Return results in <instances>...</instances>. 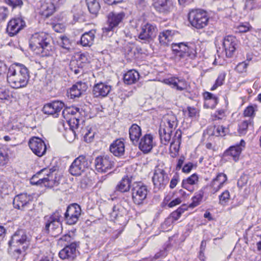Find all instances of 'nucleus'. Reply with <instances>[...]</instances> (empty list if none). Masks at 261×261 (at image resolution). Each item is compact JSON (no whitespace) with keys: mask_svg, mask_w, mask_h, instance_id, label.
<instances>
[{"mask_svg":"<svg viewBox=\"0 0 261 261\" xmlns=\"http://www.w3.org/2000/svg\"><path fill=\"white\" fill-rule=\"evenodd\" d=\"M7 77L11 87L15 89L25 87L30 79L29 70L22 64L15 63L9 67Z\"/></svg>","mask_w":261,"mask_h":261,"instance_id":"nucleus-1","label":"nucleus"},{"mask_svg":"<svg viewBox=\"0 0 261 261\" xmlns=\"http://www.w3.org/2000/svg\"><path fill=\"white\" fill-rule=\"evenodd\" d=\"M50 36L44 32L36 33L30 40V48L37 55L42 57L49 56L54 51Z\"/></svg>","mask_w":261,"mask_h":261,"instance_id":"nucleus-2","label":"nucleus"},{"mask_svg":"<svg viewBox=\"0 0 261 261\" xmlns=\"http://www.w3.org/2000/svg\"><path fill=\"white\" fill-rule=\"evenodd\" d=\"M177 125V120L174 114H168L164 117L159 129L161 141L163 144L166 145L169 143L172 131Z\"/></svg>","mask_w":261,"mask_h":261,"instance_id":"nucleus-3","label":"nucleus"},{"mask_svg":"<svg viewBox=\"0 0 261 261\" xmlns=\"http://www.w3.org/2000/svg\"><path fill=\"white\" fill-rule=\"evenodd\" d=\"M8 244L14 253L20 254L28 248L30 239L23 230H18L12 236Z\"/></svg>","mask_w":261,"mask_h":261,"instance_id":"nucleus-4","label":"nucleus"},{"mask_svg":"<svg viewBox=\"0 0 261 261\" xmlns=\"http://www.w3.org/2000/svg\"><path fill=\"white\" fill-rule=\"evenodd\" d=\"M61 211L57 210L51 215L45 216L44 230L51 236L56 237L61 233L62 226L61 221Z\"/></svg>","mask_w":261,"mask_h":261,"instance_id":"nucleus-5","label":"nucleus"},{"mask_svg":"<svg viewBox=\"0 0 261 261\" xmlns=\"http://www.w3.org/2000/svg\"><path fill=\"white\" fill-rule=\"evenodd\" d=\"M172 48L175 59L178 61L186 60L188 57L193 59L196 56V50L188 43H173Z\"/></svg>","mask_w":261,"mask_h":261,"instance_id":"nucleus-6","label":"nucleus"},{"mask_svg":"<svg viewBox=\"0 0 261 261\" xmlns=\"http://www.w3.org/2000/svg\"><path fill=\"white\" fill-rule=\"evenodd\" d=\"M125 13L123 12H111L107 15L106 26L102 29L105 35H112L116 29L122 23Z\"/></svg>","mask_w":261,"mask_h":261,"instance_id":"nucleus-7","label":"nucleus"},{"mask_svg":"<svg viewBox=\"0 0 261 261\" xmlns=\"http://www.w3.org/2000/svg\"><path fill=\"white\" fill-rule=\"evenodd\" d=\"M188 20L192 26L197 29H201L207 25L208 17L205 11L195 9L189 12Z\"/></svg>","mask_w":261,"mask_h":261,"instance_id":"nucleus-8","label":"nucleus"},{"mask_svg":"<svg viewBox=\"0 0 261 261\" xmlns=\"http://www.w3.org/2000/svg\"><path fill=\"white\" fill-rule=\"evenodd\" d=\"M148 192V189L145 185L140 182L134 184L132 189L133 202L137 205L143 204L146 199Z\"/></svg>","mask_w":261,"mask_h":261,"instance_id":"nucleus-9","label":"nucleus"},{"mask_svg":"<svg viewBox=\"0 0 261 261\" xmlns=\"http://www.w3.org/2000/svg\"><path fill=\"white\" fill-rule=\"evenodd\" d=\"M158 29L155 24L149 22H144L140 27L138 38L145 42H149L156 36Z\"/></svg>","mask_w":261,"mask_h":261,"instance_id":"nucleus-10","label":"nucleus"},{"mask_svg":"<svg viewBox=\"0 0 261 261\" xmlns=\"http://www.w3.org/2000/svg\"><path fill=\"white\" fill-rule=\"evenodd\" d=\"M89 166L86 156L83 155L76 158L70 165L69 172L72 175L79 176L84 172Z\"/></svg>","mask_w":261,"mask_h":261,"instance_id":"nucleus-11","label":"nucleus"},{"mask_svg":"<svg viewBox=\"0 0 261 261\" xmlns=\"http://www.w3.org/2000/svg\"><path fill=\"white\" fill-rule=\"evenodd\" d=\"M95 166L98 172L106 173L111 170L115 165L112 157L108 155L99 156L95 160Z\"/></svg>","mask_w":261,"mask_h":261,"instance_id":"nucleus-12","label":"nucleus"},{"mask_svg":"<svg viewBox=\"0 0 261 261\" xmlns=\"http://www.w3.org/2000/svg\"><path fill=\"white\" fill-rule=\"evenodd\" d=\"M152 179L154 188L160 190L166 187L169 179L168 174L163 169L156 167Z\"/></svg>","mask_w":261,"mask_h":261,"instance_id":"nucleus-13","label":"nucleus"},{"mask_svg":"<svg viewBox=\"0 0 261 261\" xmlns=\"http://www.w3.org/2000/svg\"><path fill=\"white\" fill-rule=\"evenodd\" d=\"M82 210L80 206L76 203L69 205L64 214L66 223L69 225L75 224L81 215Z\"/></svg>","mask_w":261,"mask_h":261,"instance_id":"nucleus-14","label":"nucleus"},{"mask_svg":"<svg viewBox=\"0 0 261 261\" xmlns=\"http://www.w3.org/2000/svg\"><path fill=\"white\" fill-rule=\"evenodd\" d=\"M29 146L32 152L39 157L44 155L46 151V146L44 141L38 137H32L30 139Z\"/></svg>","mask_w":261,"mask_h":261,"instance_id":"nucleus-15","label":"nucleus"},{"mask_svg":"<svg viewBox=\"0 0 261 261\" xmlns=\"http://www.w3.org/2000/svg\"><path fill=\"white\" fill-rule=\"evenodd\" d=\"M227 180V177L225 174L223 173L218 174L208 185L211 193L214 194L218 192L223 187Z\"/></svg>","mask_w":261,"mask_h":261,"instance_id":"nucleus-16","label":"nucleus"},{"mask_svg":"<svg viewBox=\"0 0 261 261\" xmlns=\"http://www.w3.org/2000/svg\"><path fill=\"white\" fill-rule=\"evenodd\" d=\"M77 244L75 242L66 245L59 253L60 257L63 259L73 260L77 256L79 253L76 250Z\"/></svg>","mask_w":261,"mask_h":261,"instance_id":"nucleus-17","label":"nucleus"},{"mask_svg":"<svg viewBox=\"0 0 261 261\" xmlns=\"http://www.w3.org/2000/svg\"><path fill=\"white\" fill-rule=\"evenodd\" d=\"M25 25V23L20 18H15L9 21L7 27V32L10 36L16 35Z\"/></svg>","mask_w":261,"mask_h":261,"instance_id":"nucleus-18","label":"nucleus"},{"mask_svg":"<svg viewBox=\"0 0 261 261\" xmlns=\"http://www.w3.org/2000/svg\"><path fill=\"white\" fill-rule=\"evenodd\" d=\"M165 83L179 91H187L190 88V84L184 79L173 77L165 80Z\"/></svg>","mask_w":261,"mask_h":261,"instance_id":"nucleus-19","label":"nucleus"},{"mask_svg":"<svg viewBox=\"0 0 261 261\" xmlns=\"http://www.w3.org/2000/svg\"><path fill=\"white\" fill-rule=\"evenodd\" d=\"M152 6L154 9L161 13H168L173 8L170 0H152Z\"/></svg>","mask_w":261,"mask_h":261,"instance_id":"nucleus-20","label":"nucleus"},{"mask_svg":"<svg viewBox=\"0 0 261 261\" xmlns=\"http://www.w3.org/2000/svg\"><path fill=\"white\" fill-rule=\"evenodd\" d=\"M237 45V40L232 36H227L223 39V46L225 49L226 56L228 58L233 56Z\"/></svg>","mask_w":261,"mask_h":261,"instance_id":"nucleus-21","label":"nucleus"},{"mask_svg":"<svg viewBox=\"0 0 261 261\" xmlns=\"http://www.w3.org/2000/svg\"><path fill=\"white\" fill-rule=\"evenodd\" d=\"M30 197L26 194H21L15 196L13 200V205L16 208L25 211L29 207Z\"/></svg>","mask_w":261,"mask_h":261,"instance_id":"nucleus-22","label":"nucleus"},{"mask_svg":"<svg viewBox=\"0 0 261 261\" xmlns=\"http://www.w3.org/2000/svg\"><path fill=\"white\" fill-rule=\"evenodd\" d=\"M64 106V104L62 102L55 101L44 105L43 108V111L45 114L55 115L56 117Z\"/></svg>","mask_w":261,"mask_h":261,"instance_id":"nucleus-23","label":"nucleus"},{"mask_svg":"<svg viewBox=\"0 0 261 261\" xmlns=\"http://www.w3.org/2000/svg\"><path fill=\"white\" fill-rule=\"evenodd\" d=\"M155 145L153 137L151 134L145 135L140 140L139 148L144 153L149 152Z\"/></svg>","mask_w":261,"mask_h":261,"instance_id":"nucleus-24","label":"nucleus"},{"mask_svg":"<svg viewBox=\"0 0 261 261\" xmlns=\"http://www.w3.org/2000/svg\"><path fill=\"white\" fill-rule=\"evenodd\" d=\"M110 215L111 219L120 224H124L126 222V211L119 205L114 206Z\"/></svg>","mask_w":261,"mask_h":261,"instance_id":"nucleus-25","label":"nucleus"},{"mask_svg":"<svg viewBox=\"0 0 261 261\" xmlns=\"http://www.w3.org/2000/svg\"><path fill=\"white\" fill-rule=\"evenodd\" d=\"M87 87V85L85 83L77 82L67 91L68 95L70 98L79 97L86 91Z\"/></svg>","mask_w":261,"mask_h":261,"instance_id":"nucleus-26","label":"nucleus"},{"mask_svg":"<svg viewBox=\"0 0 261 261\" xmlns=\"http://www.w3.org/2000/svg\"><path fill=\"white\" fill-rule=\"evenodd\" d=\"M246 143L244 140H241L239 144L231 146L224 152L225 156H230L236 161L241 154L242 150L245 148Z\"/></svg>","mask_w":261,"mask_h":261,"instance_id":"nucleus-27","label":"nucleus"},{"mask_svg":"<svg viewBox=\"0 0 261 261\" xmlns=\"http://www.w3.org/2000/svg\"><path fill=\"white\" fill-rule=\"evenodd\" d=\"M111 90V87L104 83L95 84L93 89V94L96 97H105Z\"/></svg>","mask_w":261,"mask_h":261,"instance_id":"nucleus-28","label":"nucleus"},{"mask_svg":"<svg viewBox=\"0 0 261 261\" xmlns=\"http://www.w3.org/2000/svg\"><path fill=\"white\" fill-rule=\"evenodd\" d=\"M110 150L116 156H120L123 155L125 151L124 142L120 139L115 140L111 144Z\"/></svg>","mask_w":261,"mask_h":261,"instance_id":"nucleus-29","label":"nucleus"},{"mask_svg":"<svg viewBox=\"0 0 261 261\" xmlns=\"http://www.w3.org/2000/svg\"><path fill=\"white\" fill-rule=\"evenodd\" d=\"M40 175H38V173L33 176L30 179V183L33 185H44L45 187H52L55 180L52 179H49L48 177H39Z\"/></svg>","mask_w":261,"mask_h":261,"instance_id":"nucleus-30","label":"nucleus"},{"mask_svg":"<svg viewBox=\"0 0 261 261\" xmlns=\"http://www.w3.org/2000/svg\"><path fill=\"white\" fill-rule=\"evenodd\" d=\"M198 182V176L197 174L194 173L186 179L182 181V187L184 189L192 192L194 188L192 186L195 185Z\"/></svg>","mask_w":261,"mask_h":261,"instance_id":"nucleus-31","label":"nucleus"},{"mask_svg":"<svg viewBox=\"0 0 261 261\" xmlns=\"http://www.w3.org/2000/svg\"><path fill=\"white\" fill-rule=\"evenodd\" d=\"M95 31L92 30L85 33L81 38V44L83 46H90L93 43L95 38Z\"/></svg>","mask_w":261,"mask_h":261,"instance_id":"nucleus-32","label":"nucleus"},{"mask_svg":"<svg viewBox=\"0 0 261 261\" xmlns=\"http://www.w3.org/2000/svg\"><path fill=\"white\" fill-rule=\"evenodd\" d=\"M174 33L170 30L164 31L160 33L159 40L163 45H168L172 40Z\"/></svg>","mask_w":261,"mask_h":261,"instance_id":"nucleus-33","label":"nucleus"},{"mask_svg":"<svg viewBox=\"0 0 261 261\" xmlns=\"http://www.w3.org/2000/svg\"><path fill=\"white\" fill-rule=\"evenodd\" d=\"M129 138L134 144L137 143L141 135V129L136 124H133L129 129Z\"/></svg>","mask_w":261,"mask_h":261,"instance_id":"nucleus-34","label":"nucleus"},{"mask_svg":"<svg viewBox=\"0 0 261 261\" xmlns=\"http://www.w3.org/2000/svg\"><path fill=\"white\" fill-rule=\"evenodd\" d=\"M140 75L135 70H130L127 72L123 77L124 82L127 85L135 83L139 79Z\"/></svg>","mask_w":261,"mask_h":261,"instance_id":"nucleus-35","label":"nucleus"},{"mask_svg":"<svg viewBox=\"0 0 261 261\" xmlns=\"http://www.w3.org/2000/svg\"><path fill=\"white\" fill-rule=\"evenodd\" d=\"M131 179L128 176L123 177L116 187V190L121 192H126L129 190Z\"/></svg>","mask_w":261,"mask_h":261,"instance_id":"nucleus-36","label":"nucleus"},{"mask_svg":"<svg viewBox=\"0 0 261 261\" xmlns=\"http://www.w3.org/2000/svg\"><path fill=\"white\" fill-rule=\"evenodd\" d=\"M87 5L89 12L94 15H97L100 6L98 0H86Z\"/></svg>","mask_w":261,"mask_h":261,"instance_id":"nucleus-37","label":"nucleus"},{"mask_svg":"<svg viewBox=\"0 0 261 261\" xmlns=\"http://www.w3.org/2000/svg\"><path fill=\"white\" fill-rule=\"evenodd\" d=\"M204 196V192L202 190H200L196 192L194 196L192 198V202L189 204V207L194 208L199 205L203 199Z\"/></svg>","mask_w":261,"mask_h":261,"instance_id":"nucleus-38","label":"nucleus"},{"mask_svg":"<svg viewBox=\"0 0 261 261\" xmlns=\"http://www.w3.org/2000/svg\"><path fill=\"white\" fill-rule=\"evenodd\" d=\"M88 62V55L86 54H81L76 61H72L70 62V66H72L76 63L79 67H80L81 68H82L84 65Z\"/></svg>","mask_w":261,"mask_h":261,"instance_id":"nucleus-39","label":"nucleus"},{"mask_svg":"<svg viewBox=\"0 0 261 261\" xmlns=\"http://www.w3.org/2000/svg\"><path fill=\"white\" fill-rule=\"evenodd\" d=\"M204 97L205 99V105L211 104L210 106H208L209 108H213L218 103V98L210 92H205Z\"/></svg>","mask_w":261,"mask_h":261,"instance_id":"nucleus-40","label":"nucleus"},{"mask_svg":"<svg viewBox=\"0 0 261 261\" xmlns=\"http://www.w3.org/2000/svg\"><path fill=\"white\" fill-rule=\"evenodd\" d=\"M84 141L87 143L93 141L95 134L94 129L89 126H87L83 130Z\"/></svg>","mask_w":261,"mask_h":261,"instance_id":"nucleus-41","label":"nucleus"},{"mask_svg":"<svg viewBox=\"0 0 261 261\" xmlns=\"http://www.w3.org/2000/svg\"><path fill=\"white\" fill-rule=\"evenodd\" d=\"M251 125L252 124L250 120H244L241 122L239 124L238 129V133L240 136H243L246 134L249 126Z\"/></svg>","mask_w":261,"mask_h":261,"instance_id":"nucleus-42","label":"nucleus"},{"mask_svg":"<svg viewBox=\"0 0 261 261\" xmlns=\"http://www.w3.org/2000/svg\"><path fill=\"white\" fill-rule=\"evenodd\" d=\"M219 204L222 206H226L230 199V192L228 190L224 191L219 195Z\"/></svg>","mask_w":261,"mask_h":261,"instance_id":"nucleus-43","label":"nucleus"},{"mask_svg":"<svg viewBox=\"0 0 261 261\" xmlns=\"http://www.w3.org/2000/svg\"><path fill=\"white\" fill-rule=\"evenodd\" d=\"M58 43L59 45L67 51H70L71 49V44L69 39L65 36L60 37V40L59 41Z\"/></svg>","mask_w":261,"mask_h":261,"instance_id":"nucleus-44","label":"nucleus"},{"mask_svg":"<svg viewBox=\"0 0 261 261\" xmlns=\"http://www.w3.org/2000/svg\"><path fill=\"white\" fill-rule=\"evenodd\" d=\"M69 125L71 128V130L78 128L80 122H83V120L79 117H71L68 121Z\"/></svg>","mask_w":261,"mask_h":261,"instance_id":"nucleus-45","label":"nucleus"},{"mask_svg":"<svg viewBox=\"0 0 261 261\" xmlns=\"http://www.w3.org/2000/svg\"><path fill=\"white\" fill-rule=\"evenodd\" d=\"M184 212V210L182 208H178L177 210L175 211L172 212L169 217H168V220L167 222H171V221H173L174 222L177 220L179 217H180L181 214Z\"/></svg>","mask_w":261,"mask_h":261,"instance_id":"nucleus-46","label":"nucleus"},{"mask_svg":"<svg viewBox=\"0 0 261 261\" xmlns=\"http://www.w3.org/2000/svg\"><path fill=\"white\" fill-rule=\"evenodd\" d=\"M8 161L9 156L7 151L3 148H0V166L6 165Z\"/></svg>","mask_w":261,"mask_h":261,"instance_id":"nucleus-47","label":"nucleus"},{"mask_svg":"<svg viewBox=\"0 0 261 261\" xmlns=\"http://www.w3.org/2000/svg\"><path fill=\"white\" fill-rule=\"evenodd\" d=\"M181 138V132L180 130H177L175 133L174 137L172 138V142H171V147L174 144L179 145L180 143Z\"/></svg>","mask_w":261,"mask_h":261,"instance_id":"nucleus-48","label":"nucleus"},{"mask_svg":"<svg viewBox=\"0 0 261 261\" xmlns=\"http://www.w3.org/2000/svg\"><path fill=\"white\" fill-rule=\"evenodd\" d=\"M248 62L246 61L239 63L236 67L235 70L239 73H244L247 71V68L248 66Z\"/></svg>","mask_w":261,"mask_h":261,"instance_id":"nucleus-49","label":"nucleus"},{"mask_svg":"<svg viewBox=\"0 0 261 261\" xmlns=\"http://www.w3.org/2000/svg\"><path fill=\"white\" fill-rule=\"evenodd\" d=\"M55 171L53 168L48 169V168H43L38 172V175L43 174L44 175H46V177H48L49 179L53 178V172Z\"/></svg>","mask_w":261,"mask_h":261,"instance_id":"nucleus-50","label":"nucleus"},{"mask_svg":"<svg viewBox=\"0 0 261 261\" xmlns=\"http://www.w3.org/2000/svg\"><path fill=\"white\" fill-rule=\"evenodd\" d=\"M225 80V75L224 74H220L217 79L216 80L215 84L211 88L212 90H214L216 89L218 87L223 85V82Z\"/></svg>","mask_w":261,"mask_h":261,"instance_id":"nucleus-51","label":"nucleus"},{"mask_svg":"<svg viewBox=\"0 0 261 261\" xmlns=\"http://www.w3.org/2000/svg\"><path fill=\"white\" fill-rule=\"evenodd\" d=\"M213 120H221L225 117V112L224 110H219L215 112L213 115Z\"/></svg>","mask_w":261,"mask_h":261,"instance_id":"nucleus-52","label":"nucleus"},{"mask_svg":"<svg viewBox=\"0 0 261 261\" xmlns=\"http://www.w3.org/2000/svg\"><path fill=\"white\" fill-rule=\"evenodd\" d=\"M227 133V128L223 126H216L215 136H224Z\"/></svg>","mask_w":261,"mask_h":261,"instance_id":"nucleus-53","label":"nucleus"},{"mask_svg":"<svg viewBox=\"0 0 261 261\" xmlns=\"http://www.w3.org/2000/svg\"><path fill=\"white\" fill-rule=\"evenodd\" d=\"M255 109L252 106L247 107L244 111V115L246 117H252L254 115Z\"/></svg>","mask_w":261,"mask_h":261,"instance_id":"nucleus-54","label":"nucleus"},{"mask_svg":"<svg viewBox=\"0 0 261 261\" xmlns=\"http://www.w3.org/2000/svg\"><path fill=\"white\" fill-rule=\"evenodd\" d=\"M71 112H70V117H76L77 115H81L83 112V110L81 108L77 107H69Z\"/></svg>","mask_w":261,"mask_h":261,"instance_id":"nucleus-55","label":"nucleus"},{"mask_svg":"<svg viewBox=\"0 0 261 261\" xmlns=\"http://www.w3.org/2000/svg\"><path fill=\"white\" fill-rule=\"evenodd\" d=\"M66 138L68 142H72L76 138L75 132L73 130H70L66 134Z\"/></svg>","mask_w":261,"mask_h":261,"instance_id":"nucleus-56","label":"nucleus"},{"mask_svg":"<svg viewBox=\"0 0 261 261\" xmlns=\"http://www.w3.org/2000/svg\"><path fill=\"white\" fill-rule=\"evenodd\" d=\"M9 97V91L5 88H0V99H8Z\"/></svg>","mask_w":261,"mask_h":261,"instance_id":"nucleus-57","label":"nucleus"},{"mask_svg":"<svg viewBox=\"0 0 261 261\" xmlns=\"http://www.w3.org/2000/svg\"><path fill=\"white\" fill-rule=\"evenodd\" d=\"M216 130V126H210L204 132V134H207L210 136H215Z\"/></svg>","mask_w":261,"mask_h":261,"instance_id":"nucleus-58","label":"nucleus"},{"mask_svg":"<svg viewBox=\"0 0 261 261\" xmlns=\"http://www.w3.org/2000/svg\"><path fill=\"white\" fill-rule=\"evenodd\" d=\"M179 181V176L177 174H175L172 178L170 183V188L171 189L174 188L177 185L178 182Z\"/></svg>","mask_w":261,"mask_h":261,"instance_id":"nucleus-59","label":"nucleus"},{"mask_svg":"<svg viewBox=\"0 0 261 261\" xmlns=\"http://www.w3.org/2000/svg\"><path fill=\"white\" fill-rule=\"evenodd\" d=\"M5 1L8 4L14 7L21 6L22 4L21 0H5Z\"/></svg>","mask_w":261,"mask_h":261,"instance_id":"nucleus-60","label":"nucleus"},{"mask_svg":"<svg viewBox=\"0 0 261 261\" xmlns=\"http://www.w3.org/2000/svg\"><path fill=\"white\" fill-rule=\"evenodd\" d=\"M8 12V11L7 9L4 7L0 8V20H5L7 17Z\"/></svg>","mask_w":261,"mask_h":261,"instance_id":"nucleus-61","label":"nucleus"},{"mask_svg":"<svg viewBox=\"0 0 261 261\" xmlns=\"http://www.w3.org/2000/svg\"><path fill=\"white\" fill-rule=\"evenodd\" d=\"M193 164L192 163H188L185 165L182 168V171L184 173H189L193 168Z\"/></svg>","mask_w":261,"mask_h":261,"instance_id":"nucleus-62","label":"nucleus"},{"mask_svg":"<svg viewBox=\"0 0 261 261\" xmlns=\"http://www.w3.org/2000/svg\"><path fill=\"white\" fill-rule=\"evenodd\" d=\"M70 112H71L69 107L65 108L62 111V115L63 117L68 121L71 117H70Z\"/></svg>","mask_w":261,"mask_h":261,"instance_id":"nucleus-63","label":"nucleus"},{"mask_svg":"<svg viewBox=\"0 0 261 261\" xmlns=\"http://www.w3.org/2000/svg\"><path fill=\"white\" fill-rule=\"evenodd\" d=\"M181 202V200L180 198H176L175 199L171 201L169 204L168 206L170 207H172L173 206H176V205L179 204Z\"/></svg>","mask_w":261,"mask_h":261,"instance_id":"nucleus-64","label":"nucleus"}]
</instances>
